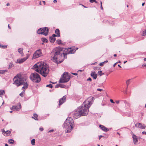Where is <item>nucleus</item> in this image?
Returning <instances> with one entry per match:
<instances>
[{"instance_id":"f704fd0d","label":"nucleus","mask_w":146,"mask_h":146,"mask_svg":"<svg viewBox=\"0 0 146 146\" xmlns=\"http://www.w3.org/2000/svg\"><path fill=\"white\" fill-rule=\"evenodd\" d=\"M90 2L92 3L94 2H95V3H97L98 2L96 1V0H89Z\"/></svg>"},{"instance_id":"58836bf2","label":"nucleus","mask_w":146,"mask_h":146,"mask_svg":"<svg viewBox=\"0 0 146 146\" xmlns=\"http://www.w3.org/2000/svg\"><path fill=\"white\" fill-rule=\"evenodd\" d=\"M143 36H145V35H146V30L145 31H143Z\"/></svg>"},{"instance_id":"bb28decb","label":"nucleus","mask_w":146,"mask_h":146,"mask_svg":"<svg viewBox=\"0 0 146 146\" xmlns=\"http://www.w3.org/2000/svg\"><path fill=\"white\" fill-rule=\"evenodd\" d=\"M8 71L7 70H0V74H5V72H7Z\"/></svg>"},{"instance_id":"5fc2aeb1","label":"nucleus","mask_w":146,"mask_h":146,"mask_svg":"<svg viewBox=\"0 0 146 146\" xmlns=\"http://www.w3.org/2000/svg\"><path fill=\"white\" fill-rule=\"evenodd\" d=\"M83 70H78V72H82Z\"/></svg>"},{"instance_id":"9b49d317","label":"nucleus","mask_w":146,"mask_h":146,"mask_svg":"<svg viewBox=\"0 0 146 146\" xmlns=\"http://www.w3.org/2000/svg\"><path fill=\"white\" fill-rule=\"evenodd\" d=\"M135 126L136 127H139L142 129H145L146 127L145 124L139 123H137L135 125Z\"/></svg>"},{"instance_id":"4d7b16f0","label":"nucleus","mask_w":146,"mask_h":146,"mask_svg":"<svg viewBox=\"0 0 146 146\" xmlns=\"http://www.w3.org/2000/svg\"><path fill=\"white\" fill-rule=\"evenodd\" d=\"M143 66H146V64H143L142 65Z\"/></svg>"},{"instance_id":"b1692460","label":"nucleus","mask_w":146,"mask_h":146,"mask_svg":"<svg viewBox=\"0 0 146 146\" xmlns=\"http://www.w3.org/2000/svg\"><path fill=\"white\" fill-rule=\"evenodd\" d=\"M2 132H5V133L6 134V136H8L11 133V132L10 131H5L4 130H3V131H2Z\"/></svg>"},{"instance_id":"473e14b6","label":"nucleus","mask_w":146,"mask_h":146,"mask_svg":"<svg viewBox=\"0 0 146 146\" xmlns=\"http://www.w3.org/2000/svg\"><path fill=\"white\" fill-rule=\"evenodd\" d=\"M35 143V139H33L31 141V143L32 145H34Z\"/></svg>"},{"instance_id":"f8f14e48","label":"nucleus","mask_w":146,"mask_h":146,"mask_svg":"<svg viewBox=\"0 0 146 146\" xmlns=\"http://www.w3.org/2000/svg\"><path fill=\"white\" fill-rule=\"evenodd\" d=\"M21 108V104H20L19 106H13L12 108H11V110L17 111L19 110Z\"/></svg>"},{"instance_id":"de8ad7c7","label":"nucleus","mask_w":146,"mask_h":146,"mask_svg":"<svg viewBox=\"0 0 146 146\" xmlns=\"http://www.w3.org/2000/svg\"><path fill=\"white\" fill-rule=\"evenodd\" d=\"M87 80L88 81V80H90V81H91L92 80V79L90 78H89L88 79H87Z\"/></svg>"},{"instance_id":"4be33fe9","label":"nucleus","mask_w":146,"mask_h":146,"mask_svg":"<svg viewBox=\"0 0 146 146\" xmlns=\"http://www.w3.org/2000/svg\"><path fill=\"white\" fill-rule=\"evenodd\" d=\"M32 118H34L36 120H38V115L36 113H34L33 114V116L32 117Z\"/></svg>"},{"instance_id":"9d476101","label":"nucleus","mask_w":146,"mask_h":146,"mask_svg":"<svg viewBox=\"0 0 146 146\" xmlns=\"http://www.w3.org/2000/svg\"><path fill=\"white\" fill-rule=\"evenodd\" d=\"M66 96H64L62 98L60 99L59 100V105H61L65 102L66 100Z\"/></svg>"},{"instance_id":"37998d69","label":"nucleus","mask_w":146,"mask_h":146,"mask_svg":"<svg viewBox=\"0 0 146 146\" xmlns=\"http://www.w3.org/2000/svg\"><path fill=\"white\" fill-rule=\"evenodd\" d=\"M60 87L61 88H64L65 87V86L64 85H62L61 84V85Z\"/></svg>"},{"instance_id":"393cba45","label":"nucleus","mask_w":146,"mask_h":146,"mask_svg":"<svg viewBox=\"0 0 146 146\" xmlns=\"http://www.w3.org/2000/svg\"><path fill=\"white\" fill-rule=\"evenodd\" d=\"M14 140L13 139H9L8 140V142L10 144H13L14 143Z\"/></svg>"},{"instance_id":"f3484780","label":"nucleus","mask_w":146,"mask_h":146,"mask_svg":"<svg viewBox=\"0 0 146 146\" xmlns=\"http://www.w3.org/2000/svg\"><path fill=\"white\" fill-rule=\"evenodd\" d=\"M132 138L133 140V142L134 143L137 142L138 139L137 136L133 134L132 136Z\"/></svg>"},{"instance_id":"7ed1b4c3","label":"nucleus","mask_w":146,"mask_h":146,"mask_svg":"<svg viewBox=\"0 0 146 146\" xmlns=\"http://www.w3.org/2000/svg\"><path fill=\"white\" fill-rule=\"evenodd\" d=\"M32 68L44 77L47 76L49 71L48 66L45 63L43 62H38L35 64Z\"/></svg>"},{"instance_id":"774afa93","label":"nucleus","mask_w":146,"mask_h":146,"mask_svg":"<svg viewBox=\"0 0 146 146\" xmlns=\"http://www.w3.org/2000/svg\"><path fill=\"white\" fill-rule=\"evenodd\" d=\"M5 146H8V145L6 143L5 145Z\"/></svg>"},{"instance_id":"bf43d9fd","label":"nucleus","mask_w":146,"mask_h":146,"mask_svg":"<svg viewBox=\"0 0 146 146\" xmlns=\"http://www.w3.org/2000/svg\"><path fill=\"white\" fill-rule=\"evenodd\" d=\"M100 7H101V9L102 10H103V8L102 5Z\"/></svg>"},{"instance_id":"6ab92c4d","label":"nucleus","mask_w":146,"mask_h":146,"mask_svg":"<svg viewBox=\"0 0 146 146\" xmlns=\"http://www.w3.org/2000/svg\"><path fill=\"white\" fill-rule=\"evenodd\" d=\"M55 33L57 35H56L57 36V37L60 36V31L58 29H56L55 31Z\"/></svg>"},{"instance_id":"ea45409f","label":"nucleus","mask_w":146,"mask_h":146,"mask_svg":"<svg viewBox=\"0 0 146 146\" xmlns=\"http://www.w3.org/2000/svg\"><path fill=\"white\" fill-rule=\"evenodd\" d=\"M52 36V37H53V38H55V37H56V36H57L55 35V34H53L52 36Z\"/></svg>"},{"instance_id":"052dcab7","label":"nucleus","mask_w":146,"mask_h":146,"mask_svg":"<svg viewBox=\"0 0 146 146\" xmlns=\"http://www.w3.org/2000/svg\"><path fill=\"white\" fill-rule=\"evenodd\" d=\"M42 2H43L44 4V5H45V1H42Z\"/></svg>"},{"instance_id":"338daca9","label":"nucleus","mask_w":146,"mask_h":146,"mask_svg":"<svg viewBox=\"0 0 146 146\" xmlns=\"http://www.w3.org/2000/svg\"><path fill=\"white\" fill-rule=\"evenodd\" d=\"M100 2L101 6L102 5V1H100Z\"/></svg>"},{"instance_id":"20e7f679","label":"nucleus","mask_w":146,"mask_h":146,"mask_svg":"<svg viewBox=\"0 0 146 146\" xmlns=\"http://www.w3.org/2000/svg\"><path fill=\"white\" fill-rule=\"evenodd\" d=\"M63 127L65 129L66 133H70L73 128V121L72 117H69L68 121L67 118L65 121L63 125Z\"/></svg>"},{"instance_id":"09e8293b","label":"nucleus","mask_w":146,"mask_h":146,"mask_svg":"<svg viewBox=\"0 0 146 146\" xmlns=\"http://www.w3.org/2000/svg\"><path fill=\"white\" fill-rule=\"evenodd\" d=\"M142 133L143 134H145L146 135V132L143 131L142 132Z\"/></svg>"},{"instance_id":"0e129e2a","label":"nucleus","mask_w":146,"mask_h":146,"mask_svg":"<svg viewBox=\"0 0 146 146\" xmlns=\"http://www.w3.org/2000/svg\"><path fill=\"white\" fill-rule=\"evenodd\" d=\"M144 5H145V3H142V6H143Z\"/></svg>"},{"instance_id":"6e6552de","label":"nucleus","mask_w":146,"mask_h":146,"mask_svg":"<svg viewBox=\"0 0 146 146\" xmlns=\"http://www.w3.org/2000/svg\"><path fill=\"white\" fill-rule=\"evenodd\" d=\"M48 27H44L39 29L37 31V33L38 34L44 35L47 36L48 32Z\"/></svg>"},{"instance_id":"3c124183","label":"nucleus","mask_w":146,"mask_h":146,"mask_svg":"<svg viewBox=\"0 0 146 146\" xmlns=\"http://www.w3.org/2000/svg\"><path fill=\"white\" fill-rule=\"evenodd\" d=\"M117 62H116L113 65V67H115V65H116L117 64Z\"/></svg>"},{"instance_id":"8fccbe9b","label":"nucleus","mask_w":146,"mask_h":146,"mask_svg":"<svg viewBox=\"0 0 146 146\" xmlns=\"http://www.w3.org/2000/svg\"><path fill=\"white\" fill-rule=\"evenodd\" d=\"M103 137V136H102V135H100L99 136V139L100 140V139L102 137Z\"/></svg>"},{"instance_id":"864d4df0","label":"nucleus","mask_w":146,"mask_h":146,"mask_svg":"<svg viewBox=\"0 0 146 146\" xmlns=\"http://www.w3.org/2000/svg\"><path fill=\"white\" fill-rule=\"evenodd\" d=\"M119 100H118V101H116V102L117 104H118L119 103Z\"/></svg>"},{"instance_id":"c756f323","label":"nucleus","mask_w":146,"mask_h":146,"mask_svg":"<svg viewBox=\"0 0 146 146\" xmlns=\"http://www.w3.org/2000/svg\"><path fill=\"white\" fill-rule=\"evenodd\" d=\"M131 80V79H129L127 80L126 82V84H127V87H128V85H129V84H130V83Z\"/></svg>"},{"instance_id":"f257e3e1","label":"nucleus","mask_w":146,"mask_h":146,"mask_svg":"<svg viewBox=\"0 0 146 146\" xmlns=\"http://www.w3.org/2000/svg\"><path fill=\"white\" fill-rule=\"evenodd\" d=\"M73 53V49L71 48L64 49L60 47H57L52 50L50 55L52 60L56 63L62 62L64 59L67 58L68 54Z\"/></svg>"},{"instance_id":"a211bd4d","label":"nucleus","mask_w":146,"mask_h":146,"mask_svg":"<svg viewBox=\"0 0 146 146\" xmlns=\"http://www.w3.org/2000/svg\"><path fill=\"white\" fill-rule=\"evenodd\" d=\"M122 102H123L125 104V107L126 109H127L128 107H130V104L129 103L127 102L126 101H122Z\"/></svg>"},{"instance_id":"7c9ffc66","label":"nucleus","mask_w":146,"mask_h":146,"mask_svg":"<svg viewBox=\"0 0 146 146\" xmlns=\"http://www.w3.org/2000/svg\"><path fill=\"white\" fill-rule=\"evenodd\" d=\"M0 47L2 48L5 49L7 48V45H3L1 44L0 45Z\"/></svg>"},{"instance_id":"e433bc0d","label":"nucleus","mask_w":146,"mask_h":146,"mask_svg":"<svg viewBox=\"0 0 146 146\" xmlns=\"http://www.w3.org/2000/svg\"><path fill=\"white\" fill-rule=\"evenodd\" d=\"M60 85H61V84H56V85H55V88H58L60 86Z\"/></svg>"},{"instance_id":"13d9d810","label":"nucleus","mask_w":146,"mask_h":146,"mask_svg":"<svg viewBox=\"0 0 146 146\" xmlns=\"http://www.w3.org/2000/svg\"><path fill=\"white\" fill-rule=\"evenodd\" d=\"M78 49V48H76V49L74 48V50H75V51H76V50H77Z\"/></svg>"},{"instance_id":"5701e85b","label":"nucleus","mask_w":146,"mask_h":146,"mask_svg":"<svg viewBox=\"0 0 146 146\" xmlns=\"http://www.w3.org/2000/svg\"><path fill=\"white\" fill-rule=\"evenodd\" d=\"M14 66V65L13 62H11L9 64L8 68L9 69H10Z\"/></svg>"},{"instance_id":"4c0bfd02","label":"nucleus","mask_w":146,"mask_h":146,"mask_svg":"<svg viewBox=\"0 0 146 146\" xmlns=\"http://www.w3.org/2000/svg\"><path fill=\"white\" fill-rule=\"evenodd\" d=\"M24 92H22L20 94H19V95L21 96V97H23V96Z\"/></svg>"},{"instance_id":"423d86ee","label":"nucleus","mask_w":146,"mask_h":146,"mask_svg":"<svg viewBox=\"0 0 146 146\" xmlns=\"http://www.w3.org/2000/svg\"><path fill=\"white\" fill-rule=\"evenodd\" d=\"M30 79L33 82L39 83L41 81V78L40 75L36 72L32 73L30 76Z\"/></svg>"},{"instance_id":"a878e982","label":"nucleus","mask_w":146,"mask_h":146,"mask_svg":"<svg viewBox=\"0 0 146 146\" xmlns=\"http://www.w3.org/2000/svg\"><path fill=\"white\" fill-rule=\"evenodd\" d=\"M41 40L43 42L47 43L48 42V40L46 38L44 37L42 38Z\"/></svg>"},{"instance_id":"a18cd8bd","label":"nucleus","mask_w":146,"mask_h":146,"mask_svg":"<svg viewBox=\"0 0 146 146\" xmlns=\"http://www.w3.org/2000/svg\"><path fill=\"white\" fill-rule=\"evenodd\" d=\"M54 131V130L53 129H51V130H49V131H48V133H50V132H52V131Z\"/></svg>"},{"instance_id":"cd10ccee","label":"nucleus","mask_w":146,"mask_h":146,"mask_svg":"<svg viewBox=\"0 0 146 146\" xmlns=\"http://www.w3.org/2000/svg\"><path fill=\"white\" fill-rule=\"evenodd\" d=\"M23 49L22 48H19L18 49V51L19 53H20L21 55H23Z\"/></svg>"},{"instance_id":"c85d7f7f","label":"nucleus","mask_w":146,"mask_h":146,"mask_svg":"<svg viewBox=\"0 0 146 146\" xmlns=\"http://www.w3.org/2000/svg\"><path fill=\"white\" fill-rule=\"evenodd\" d=\"M57 43L59 45H62L63 44L62 43V41L58 39L56 41Z\"/></svg>"},{"instance_id":"c03bdc74","label":"nucleus","mask_w":146,"mask_h":146,"mask_svg":"<svg viewBox=\"0 0 146 146\" xmlns=\"http://www.w3.org/2000/svg\"><path fill=\"white\" fill-rule=\"evenodd\" d=\"M110 101L111 103H112L113 104L115 103V102H113V100L112 99H110Z\"/></svg>"},{"instance_id":"aec40b11","label":"nucleus","mask_w":146,"mask_h":146,"mask_svg":"<svg viewBox=\"0 0 146 146\" xmlns=\"http://www.w3.org/2000/svg\"><path fill=\"white\" fill-rule=\"evenodd\" d=\"M5 93V91L3 90H0V97H2L3 95Z\"/></svg>"},{"instance_id":"39448f33","label":"nucleus","mask_w":146,"mask_h":146,"mask_svg":"<svg viewBox=\"0 0 146 146\" xmlns=\"http://www.w3.org/2000/svg\"><path fill=\"white\" fill-rule=\"evenodd\" d=\"M24 78H21V76H19L18 75L16 76L13 78V84L15 85L17 87L23 85Z\"/></svg>"},{"instance_id":"dca6fc26","label":"nucleus","mask_w":146,"mask_h":146,"mask_svg":"<svg viewBox=\"0 0 146 146\" xmlns=\"http://www.w3.org/2000/svg\"><path fill=\"white\" fill-rule=\"evenodd\" d=\"M91 76L95 80L97 78V74L95 72H92L91 73Z\"/></svg>"},{"instance_id":"0eeeda50","label":"nucleus","mask_w":146,"mask_h":146,"mask_svg":"<svg viewBox=\"0 0 146 146\" xmlns=\"http://www.w3.org/2000/svg\"><path fill=\"white\" fill-rule=\"evenodd\" d=\"M70 77L68 75V73L64 72L63 74L62 77L59 80V82L61 83H65L68 82L70 80Z\"/></svg>"},{"instance_id":"e2e57ef3","label":"nucleus","mask_w":146,"mask_h":146,"mask_svg":"<svg viewBox=\"0 0 146 146\" xmlns=\"http://www.w3.org/2000/svg\"><path fill=\"white\" fill-rule=\"evenodd\" d=\"M8 27L9 29H11V27L9 25V24L8 25Z\"/></svg>"},{"instance_id":"79ce46f5","label":"nucleus","mask_w":146,"mask_h":146,"mask_svg":"<svg viewBox=\"0 0 146 146\" xmlns=\"http://www.w3.org/2000/svg\"><path fill=\"white\" fill-rule=\"evenodd\" d=\"M39 130L42 131H43L44 129L43 127H40L39 129Z\"/></svg>"},{"instance_id":"49530a36","label":"nucleus","mask_w":146,"mask_h":146,"mask_svg":"<svg viewBox=\"0 0 146 146\" xmlns=\"http://www.w3.org/2000/svg\"><path fill=\"white\" fill-rule=\"evenodd\" d=\"M102 90V89H101L98 88L97 89V90L100 91H101Z\"/></svg>"},{"instance_id":"72a5a7b5","label":"nucleus","mask_w":146,"mask_h":146,"mask_svg":"<svg viewBox=\"0 0 146 146\" xmlns=\"http://www.w3.org/2000/svg\"><path fill=\"white\" fill-rule=\"evenodd\" d=\"M101 69V68L100 67H95L94 68V70H100Z\"/></svg>"},{"instance_id":"2eb2a0df","label":"nucleus","mask_w":146,"mask_h":146,"mask_svg":"<svg viewBox=\"0 0 146 146\" xmlns=\"http://www.w3.org/2000/svg\"><path fill=\"white\" fill-rule=\"evenodd\" d=\"M99 127L102 130L106 132H107L109 130L108 129L103 125H100Z\"/></svg>"},{"instance_id":"6e6d98bb","label":"nucleus","mask_w":146,"mask_h":146,"mask_svg":"<svg viewBox=\"0 0 146 146\" xmlns=\"http://www.w3.org/2000/svg\"><path fill=\"white\" fill-rule=\"evenodd\" d=\"M108 60H106L105 61H104V64H105V63L108 62Z\"/></svg>"},{"instance_id":"69168bd1","label":"nucleus","mask_w":146,"mask_h":146,"mask_svg":"<svg viewBox=\"0 0 146 146\" xmlns=\"http://www.w3.org/2000/svg\"><path fill=\"white\" fill-rule=\"evenodd\" d=\"M9 3H7L6 4L7 6H8L9 5Z\"/></svg>"},{"instance_id":"a19ab883","label":"nucleus","mask_w":146,"mask_h":146,"mask_svg":"<svg viewBox=\"0 0 146 146\" xmlns=\"http://www.w3.org/2000/svg\"><path fill=\"white\" fill-rule=\"evenodd\" d=\"M104 62H102L100 63L99 64L100 66H102L104 65Z\"/></svg>"},{"instance_id":"2f4dec72","label":"nucleus","mask_w":146,"mask_h":146,"mask_svg":"<svg viewBox=\"0 0 146 146\" xmlns=\"http://www.w3.org/2000/svg\"><path fill=\"white\" fill-rule=\"evenodd\" d=\"M102 71H99L98 72V74L100 76H101L102 75L104 74V73H102Z\"/></svg>"},{"instance_id":"603ef678","label":"nucleus","mask_w":146,"mask_h":146,"mask_svg":"<svg viewBox=\"0 0 146 146\" xmlns=\"http://www.w3.org/2000/svg\"><path fill=\"white\" fill-rule=\"evenodd\" d=\"M57 2V1L56 0H54L53 1V2L54 3H56Z\"/></svg>"},{"instance_id":"ddd939ff","label":"nucleus","mask_w":146,"mask_h":146,"mask_svg":"<svg viewBox=\"0 0 146 146\" xmlns=\"http://www.w3.org/2000/svg\"><path fill=\"white\" fill-rule=\"evenodd\" d=\"M27 58L25 57L22 58L18 59L17 60V61L15 62L16 63H22L25 61Z\"/></svg>"},{"instance_id":"412c9836","label":"nucleus","mask_w":146,"mask_h":146,"mask_svg":"<svg viewBox=\"0 0 146 146\" xmlns=\"http://www.w3.org/2000/svg\"><path fill=\"white\" fill-rule=\"evenodd\" d=\"M50 41L52 43H54L56 40V38H53L52 36H50Z\"/></svg>"},{"instance_id":"c9c22d12","label":"nucleus","mask_w":146,"mask_h":146,"mask_svg":"<svg viewBox=\"0 0 146 146\" xmlns=\"http://www.w3.org/2000/svg\"><path fill=\"white\" fill-rule=\"evenodd\" d=\"M46 87H49V88H52L53 86H52V85L50 84H49L46 85Z\"/></svg>"},{"instance_id":"680f3d73","label":"nucleus","mask_w":146,"mask_h":146,"mask_svg":"<svg viewBox=\"0 0 146 146\" xmlns=\"http://www.w3.org/2000/svg\"><path fill=\"white\" fill-rule=\"evenodd\" d=\"M77 75V74L76 73H74V75Z\"/></svg>"},{"instance_id":"f03ea898","label":"nucleus","mask_w":146,"mask_h":146,"mask_svg":"<svg viewBox=\"0 0 146 146\" xmlns=\"http://www.w3.org/2000/svg\"><path fill=\"white\" fill-rule=\"evenodd\" d=\"M94 100V98L91 96L84 101L80 107H78L74 111V119H76L81 116L87 115L89 111V108L92 104Z\"/></svg>"},{"instance_id":"4468645a","label":"nucleus","mask_w":146,"mask_h":146,"mask_svg":"<svg viewBox=\"0 0 146 146\" xmlns=\"http://www.w3.org/2000/svg\"><path fill=\"white\" fill-rule=\"evenodd\" d=\"M23 82H23V86L22 87V88L25 89L28 88V84H27V81H26V79L25 78H24V79Z\"/></svg>"},{"instance_id":"1a4fd4ad","label":"nucleus","mask_w":146,"mask_h":146,"mask_svg":"<svg viewBox=\"0 0 146 146\" xmlns=\"http://www.w3.org/2000/svg\"><path fill=\"white\" fill-rule=\"evenodd\" d=\"M42 56V54L41 52V49H38L37 50L36 52L34 54L33 59H35L40 57Z\"/></svg>"}]
</instances>
